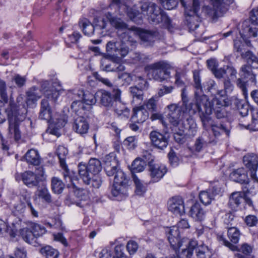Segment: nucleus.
<instances>
[{
    "label": "nucleus",
    "instance_id": "nucleus-1",
    "mask_svg": "<svg viewBox=\"0 0 258 258\" xmlns=\"http://www.w3.org/2000/svg\"><path fill=\"white\" fill-rule=\"evenodd\" d=\"M105 16L111 25L117 30V34L120 41L115 39L109 41L106 44L107 54L111 56L120 55L125 56L129 52L128 45L134 42L133 36L135 32L128 28V25L121 19L113 17L110 12H107Z\"/></svg>",
    "mask_w": 258,
    "mask_h": 258
},
{
    "label": "nucleus",
    "instance_id": "nucleus-2",
    "mask_svg": "<svg viewBox=\"0 0 258 258\" xmlns=\"http://www.w3.org/2000/svg\"><path fill=\"white\" fill-rule=\"evenodd\" d=\"M194 101L188 104V111L192 114L198 111L203 127L207 128L211 121L212 103L203 91L195 92Z\"/></svg>",
    "mask_w": 258,
    "mask_h": 258
},
{
    "label": "nucleus",
    "instance_id": "nucleus-3",
    "mask_svg": "<svg viewBox=\"0 0 258 258\" xmlns=\"http://www.w3.org/2000/svg\"><path fill=\"white\" fill-rule=\"evenodd\" d=\"M5 112L9 124V133L13 134L15 140L18 141L21 138L19 124L26 118L27 109L24 105L17 106L14 103H10L5 109Z\"/></svg>",
    "mask_w": 258,
    "mask_h": 258
},
{
    "label": "nucleus",
    "instance_id": "nucleus-4",
    "mask_svg": "<svg viewBox=\"0 0 258 258\" xmlns=\"http://www.w3.org/2000/svg\"><path fill=\"white\" fill-rule=\"evenodd\" d=\"M56 84L53 83L51 86L49 87V83L45 81L41 85V90L47 99L44 98L41 101L39 117L47 121L51 119L52 116L51 108L47 99L55 102L60 94V89L55 88Z\"/></svg>",
    "mask_w": 258,
    "mask_h": 258
},
{
    "label": "nucleus",
    "instance_id": "nucleus-5",
    "mask_svg": "<svg viewBox=\"0 0 258 258\" xmlns=\"http://www.w3.org/2000/svg\"><path fill=\"white\" fill-rule=\"evenodd\" d=\"M140 8L142 13L149 17V20L153 24H161L162 26L169 28L171 21L166 13L155 3L141 1Z\"/></svg>",
    "mask_w": 258,
    "mask_h": 258
},
{
    "label": "nucleus",
    "instance_id": "nucleus-6",
    "mask_svg": "<svg viewBox=\"0 0 258 258\" xmlns=\"http://www.w3.org/2000/svg\"><path fill=\"white\" fill-rule=\"evenodd\" d=\"M150 79L162 82L170 78V65L166 61L160 60L148 64L145 67Z\"/></svg>",
    "mask_w": 258,
    "mask_h": 258
},
{
    "label": "nucleus",
    "instance_id": "nucleus-7",
    "mask_svg": "<svg viewBox=\"0 0 258 258\" xmlns=\"http://www.w3.org/2000/svg\"><path fill=\"white\" fill-rule=\"evenodd\" d=\"M181 3L185 8V24L189 31H196L200 23V17L197 14L200 8L199 0H192V6H185L182 1Z\"/></svg>",
    "mask_w": 258,
    "mask_h": 258
},
{
    "label": "nucleus",
    "instance_id": "nucleus-8",
    "mask_svg": "<svg viewBox=\"0 0 258 258\" xmlns=\"http://www.w3.org/2000/svg\"><path fill=\"white\" fill-rule=\"evenodd\" d=\"M257 67L256 64L251 63H246L241 67V77L249 79L245 81H243L242 78H239L237 81V85L238 87L241 89L245 98L247 96L246 86L248 85V82H250L253 85H255L256 84L255 76L252 72V69Z\"/></svg>",
    "mask_w": 258,
    "mask_h": 258
},
{
    "label": "nucleus",
    "instance_id": "nucleus-9",
    "mask_svg": "<svg viewBox=\"0 0 258 258\" xmlns=\"http://www.w3.org/2000/svg\"><path fill=\"white\" fill-rule=\"evenodd\" d=\"M128 179L124 173L119 169L114 175V183L111 189L112 196L121 199L127 195Z\"/></svg>",
    "mask_w": 258,
    "mask_h": 258
},
{
    "label": "nucleus",
    "instance_id": "nucleus-10",
    "mask_svg": "<svg viewBox=\"0 0 258 258\" xmlns=\"http://www.w3.org/2000/svg\"><path fill=\"white\" fill-rule=\"evenodd\" d=\"M182 106L178 104L171 103L166 107L167 118L170 124L176 127L183 121L184 116L187 110H184Z\"/></svg>",
    "mask_w": 258,
    "mask_h": 258
},
{
    "label": "nucleus",
    "instance_id": "nucleus-11",
    "mask_svg": "<svg viewBox=\"0 0 258 258\" xmlns=\"http://www.w3.org/2000/svg\"><path fill=\"white\" fill-rule=\"evenodd\" d=\"M144 158L147 161L151 160L149 161L150 175L153 182H158L166 173V167L163 164L155 163L153 157L148 152L146 151V155H145Z\"/></svg>",
    "mask_w": 258,
    "mask_h": 258
},
{
    "label": "nucleus",
    "instance_id": "nucleus-12",
    "mask_svg": "<svg viewBox=\"0 0 258 258\" xmlns=\"http://www.w3.org/2000/svg\"><path fill=\"white\" fill-rule=\"evenodd\" d=\"M149 138L153 147L164 150L169 144L170 134L167 132L161 133L155 130L150 132Z\"/></svg>",
    "mask_w": 258,
    "mask_h": 258
},
{
    "label": "nucleus",
    "instance_id": "nucleus-13",
    "mask_svg": "<svg viewBox=\"0 0 258 258\" xmlns=\"http://www.w3.org/2000/svg\"><path fill=\"white\" fill-rule=\"evenodd\" d=\"M230 101L228 98L214 100L212 105V113L213 112L217 119L224 118L228 116L227 107L229 105Z\"/></svg>",
    "mask_w": 258,
    "mask_h": 258
},
{
    "label": "nucleus",
    "instance_id": "nucleus-14",
    "mask_svg": "<svg viewBox=\"0 0 258 258\" xmlns=\"http://www.w3.org/2000/svg\"><path fill=\"white\" fill-rule=\"evenodd\" d=\"M89 172L94 176V188H98L101 186L102 180L99 175V172L102 169V166L100 161L95 158L91 159L88 164L86 165Z\"/></svg>",
    "mask_w": 258,
    "mask_h": 258
},
{
    "label": "nucleus",
    "instance_id": "nucleus-15",
    "mask_svg": "<svg viewBox=\"0 0 258 258\" xmlns=\"http://www.w3.org/2000/svg\"><path fill=\"white\" fill-rule=\"evenodd\" d=\"M216 143L215 138L208 132H205L196 140L192 149L194 151L200 152L209 144H215Z\"/></svg>",
    "mask_w": 258,
    "mask_h": 258
},
{
    "label": "nucleus",
    "instance_id": "nucleus-16",
    "mask_svg": "<svg viewBox=\"0 0 258 258\" xmlns=\"http://www.w3.org/2000/svg\"><path fill=\"white\" fill-rule=\"evenodd\" d=\"M96 97L101 106L104 107L108 109L114 106L115 102L111 92L101 89L96 92Z\"/></svg>",
    "mask_w": 258,
    "mask_h": 258
},
{
    "label": "nucleus",
    "instance_id": "nucleus-17",
    "mask_svg": "<svg viewBox=\"0 0 258 258\" xmlns=\"http://www.w3.org/2000/svg\"><path fill=\"white\" fill-rule=\"evenodd\" d=\"M68 153L67 149L63 146H59L56 150V154L59 160L60 165L64 170L63 173L64 179L66 182H73L74 178L70 175V171L65 163L66 157Z\"/></svg>",
    "mask_w": 258,
    "mask_h": 258
},
{
    "label": "nucleus",
    "instance_id": "nucleus-18",
    "mask_svg": "<svg viewBox=\"0 0 258 258\" xmlns=\"http://www.w3.org/2000/svg\"><path fill=\"white\" fill-rule=\"evenodd\" d=\"M210 126L213 133V137L215 138V141L216 137H219L224 134L227 137L229 136L231 130V125L229 122L227 121H222L212 124L211 120L210 123V125L207 128H205L207 129Z\"/></svg>",
    "mask_w": 258,
    "mask_h": 258
},
{
    "label": "nucleus",
    "instance_id": "nucleus-19",
    "mask_svg": "<svg viewBox=\"0 0 258 258\" xmlns=\"http://www.w3.org/2000/svg\"><path fill=\"white\" fill-rule=\"evenodd\" d=\"M242 29L240 31L241 37L245 40V43L247 46H249L250 42L249 41L246 40L247 38L255 37L257 36V32L258 31V23L255 25L248 24V22L245 21L242 25Z\"/></svg>",
    "mask_w": 258,
    "mask_h": 258
},
{
    "label": "nucleus",
    "instance_id": "nucleus-20",
    "mask_svg": "<svg viewBox=\"0 0 258 258\" xmlns=\"http://www.w3.org/2000/svg\"><path fill=\"white\" fill-rule=\"evenodd\" d=\"M138 32L142 44L145 46H152L159 36L158 32L156 30L140 29Z\"/></svg>",
    "mask_w": 258,
    "mask_h": 258
},
{
    "label": "nucleus",
    "instance_id": "nucleus-21",
    "mask_svg": "<svg viewBox=\"0 0 258 258\" xmlns=\"http://www.w3.org/2000/svg\"><path fill=\"white\" fill-rule=\"evenodd\" d=\"M243 163L247 168L251 172V177L257 180L256 171L258 167V157L254 154H248L243 157Z\"/></svg>",
    "mask_w": 258,
    "mask_h": 258
},
{
    "label": "nucleus",
    "instance_id": "nucleus-22",
    "mask_svg": "<svg viewBox=\"0 0 258 258\" xmlns=\"http://www.w3.org/2000/svg\"><path fill=\"white\" fill-rule=\"evenodd\" d=\"M167 234L168 241L174 250H176L184 244L182 242L183 238L181 240L180 239L179 231L176 226L170 228Z\"/></svg>",
    "mask_w": 258,
    "mask_h": 258
},
{
    "label": "nucleus",
    "instance_id": "nucleus-23",
    "mask_svg": "<svg viewBox=\"0 0 258 258\" xmlns=\"http://www.w3.org/2000/svg\"><path fill=\"white\" fill-rule=\"evenodd\" d=\"M168 209L174 214L181 216L184 213V206L182 199L179 197H173L168 202Z\"/></svg>",
    "mask_w": 258,
    "mask_h": 258
},
{
    "label": "nucleus",
    "instance_id": "nucleus-24",
    "mask_svg": "<svg viewBox=\"0 0 258 258\" xmlns=\"http://www.w3.org/2000/svg\"><path fill=\"white\" fill-rule=\"evenodd\" d=\"M182 242L185 248L182 249L178 253V258H191L193 255L194 250L198 245V241L193 239H189L186 238H183Z\"/></svg>",
    "mask_w": 258,
    "mask_h": 258
},
{
    "label": "nucleus",
    "instance_id": "nucleus-25",
    "mask_svg": "<svg viewBox=\"0 0 258 258\" xmlns=\"http://www.w3.org/2000/svg\"><path fill=\"white\" fill-rule=\"evenodd\" d=\"M229 178L231 180L241 184H248L249 181L247 171L243 167L234 169L230 173Z\"/></svg>",
    "mask_w": 258,
    "mask_h": 258
},
{
    "label": "nucleus",
    "instance_id": "nucleus-26",
    "mask_svg": "<svg viewBox=\"0 0 258 258\" xmlns=\"http://www.w3.org/2000/svg\"><path fill=\"white\" fill-rule=\"evenodd\" d=\"M78 168L79 177L83 182L87 185L91 184L92 187H94V176L89 172L88 168L86 167V165L80 163L78 165Z\"/></svg>",
    "mask_w": 258,
    "mask_h": 258
},
{
    "label": "nucleus",
    "instance_id": "nucleus-27",
    "mask_svg": "<svg viewBox=\"0 0 258 258\" xmlns=\"http://www.w3.org/2000/svg\"><path fill=\"white\" fill-rule=\"evenodd\" d=\"M21 178L23 183L29 187L37 186L39 182L42 180L37 175L30 171L22 173Z\"/></svg>",
    "mask_w": 258,
    "mask_h": 258
},
{
    "label": "nucleus",
    "instance_id": "nucleus-28",
    "mask_svg": "<svg viewBox=\"0 0 258 258\" xmlns=\"http://www.w3.org/2000/svg\"><path fill=\"white\" fill-rule=\"evenodd\" d=\"M112 2L116 5L119 11H121L120 13H126L131 20L133 21L136 22L137 18L140 15L139 11L135 9H130L127 5L122 4L120 0H112Z\"/></svg>",
    "mask_w": 258,
    "mask_h": 258
},
{
    "label": "nucleus",
    "instance_id": "nucleus-29",
    "mask_svg": "<svg viewBox=\"0 0 258 258\" xmlns=\"http://www.w3.org/2000/svg\"><path fill=\"white\" fill-rule=\"evenodd\" d=\"M149 116V113L144 106H141L133 109V114L132 119L133 121L138 123L144 122Z\"/></svg>",
    "mask_w": 258,
    "mask_h": 258
},
{
    "label": "nucleus",
    "instance_id": "nucleus-30",
    "mask_svg": "<svg viewBox=\"0 0 258 258\" xmlns=\"http://www.w3.org/2000/svg\"><path fill=\"white\" fill-rule=\"evenodd\" d=\"M89 126L87 120L83 116H79L75 120L73 128L77 133L83 135L88 132Z\"/></svg>",
    "mask_w": 258,
    "mask_h": 258
},
{
    "label": "nucleus",
    "instance_id": "nucleus-31",
    "mask_svg": "<svg viewBox=\"0 0 258 258\" xmlns=\"http://www.w3.org/2000/svg\"><path fill=\"white\" fill-rule=\"evenodd\" d=\"M40 90L36 86L30 88L26 92V102L28 106H31L36 103L37 101L41 97Z\"/></svg>",
    "mask_w": 258,
    "mask_h": 258
},
{
    "label": "nucleus",
    "instance_id": "nucleus-32",
    "mask_svg": "<svg viewBox=\"0 0 258 258\" xmlns=\"http://www.w3.org/2000/svg\"><path fill=\"white\" fill-rule=\"evenodd\" d=\"M244 196V192H233L230 197L228 202V206L232 210L237 211Z\"/></svg>",
    "mask_w": 258,
    "mask_h": 258
},
{
    "label": "nucleus",
    "instance_id": "nucleus-33",
    "mask_svg": "<svg viewBox=\"0 0 258 258\" xmlns=\"http://www.w3.org/2000/svg\"><path fill=\"white\" fill-rule=\"evenodd\" d=\"M189 214L196 221H202L205 217V212L201 205L196 203L191 207Z\"/></svg>",
    "mask_w": 258,
    "mask_h": 258
},
{
    "label": "nucleus",
    "instance_id": "nucleus-34",
    "mask_svg": "<svg viewBox=\"0 0 258 258\" xmlns=\"http://www.w3.org/2000/svg\"><path fill=\"white\" fill-rule=\"evenodd\" d=\"M185 128L189 131V134L194 136L197 132V124L193 118L186 112L183 121L181 122Z\"/></svg>",
    "mask_w": 258,
    "mask_h": 258
},
{
    "label": "nucleus",
    "instance_id": "nucleus-35",
    "mask_svg": "<svg viewBox=\"0 0 258 258\" xmlns=\"http://www.w3.org/2000/svg\"><path fill=\"white\" fill-rule=\"evenodd\" d=\"M129 92L133 99V103L137 104H141L144 99V90L135 86L130 87Z\"/></svg>",
    "mask_w": 258,
    "mask_h": 258
},
{
    "label": "nucleus",
    "instance_id": "nucleus-36",
    "mask_svg": "<svg viewBox=\"0 0 258 258\" xmlns=\"http://www.w3.org/2000/svg\"><path fill=\"white\" fill-rule=\"evenodd\" d=\"M195 249L196 258H211L212 256L211 249L204 243H198Z\"/></svg>",
    "mask_w": 258,
    "mask_h": 258
},
{
    "label": "nucleus",
    "instance_id": "nucleus-37",
    "mask_svg": "<svg viewBox=\"0 0 258 258\" xmlns=\"http://www.w3.org/2000/svg\"><path fill=\"white\" fill-rule=\"evenodd\" d=\"M27 162L33 165H38L40 163L41 158L38 152L34 149L28 150L25 155Z\"/></svg>",
    "mask_w": 258,
    "mask_h": 258
},
{
    "label": "nucleus",
    "instance_id": "nucleus-38",
    "mask_svg": "<svg viewBox=\"0 0 258 258\" xmlns=\"http://www.w3.org/2000/svg\"><path fill=\"white\" fill-rule=\"evenodd\" d=\"M146 155V152L144 153V155L143 156V159H141L140 158L136 159L131 165V171L133 173V175H135L134 173L135 172H139L143 171L145 169V167L146 165V162H148L149 164V160L147 161L145 158L144 156ZM151 160H150V161Z\"/></svg>",
    "mask_w": 258,
    "mask_h": 258
},
{
    "label": "nucleus",
    "instance_id": "nucleus-39",
    "mask_svg": "<svg viewBox=\"0 0 258 258\" xmlns=\"http://www.w3.org/2000/svg\"><path fill=\"white\" fill-rule=\"evenodd\" d=\"M36 195L39 199H41L43 201L47 203H50L52 202L51 196L48 190V189L45 185H42L41 186H38L37 190L36 191Z\"/></svg>",
    "mask_w": 258,
    "mask_h": 258
},
{
    "label": "nucleus",
    "instance_id": "nucleus-40",
    "mask_svg": "<svg viewBox=\"0 0 258 258\" xmlns=\"http://www.w3.org/2000/svg\"><path fill=\"white\" fill-rule=\"evenodd\" d=\"M212 7L208 6L209 9L208 13L213 16H217L220 13L223 12V3L220 0H210Z\"/></svg>",
    "mask_w": 258,
    "mask_h": 258
},
{
    "label": "nucleus",
    "instance_id": "nucleus-41",
    "mask_svg": "<svg viewBox=\"0 0 258 258\" xmlns=\"http://www.w3.org/2000/svg\"><path fill=\"white\" fill-rule=\"evenodd\" d=\"M114 111L118 116L128 117L130 115V109L127 108L125 104L122 102L121 100L115 102L114 105Z\"/></svg>",
    "mask_w": 258,
    "mask_h": 258
},
{
    "label": "nucleus",
    "instance_id": "nucleus-42",
    "mask_svg": "<svg viewBox=\"0 0 258 258\" xmlns=\"http://www.w3.org/2000/svg\"><path fill=\"white\" fill-rule=\"evenodd\" d=\"M104 170L109 176L115 175L116 172H118V166L115 160L113 158L110 161H105Z\"/></svg>",
    "mask_w": 258,
    "mask_h": 258
},
{
    "label": "nucleus",
    "instance_id": "nucleus-43",
    "mask_svg": "<svg viewBox=\"0 0 258 258\" xmlns=\"http://www.w3.org/2000/svg\"><path fill=\"white\" fill-rule=\"evenodd\" d=\"M79 25L82 29L84 34L86 35H91L96 30L94 25L92 24L87 19L80 21Z\"/></svg>",
    "mask_w": 258,
    "mask_h": 258
},
{
    "label": "nucleus",
    "instance_id": "nucleus-44",
    "mask_svg": "<svg viewBox=\"0 0 258 258\" xmlns=\"http://www.w3.org/2000/svg\"><path fill=\"white\" fill-rule=\"evenodd\" d=\"M51 186L52 190L57 194H61L64 188L63 182L60 179L56 177H53L51 178Z\"/></svg>",
    "mask_w": 258,
    "mask_h": 258
},
{
    "label": "nucleus",
    "instance_id": "nucleus-45",
    "mask_svg": "<svg viewBox=\"0 0 258 258\" xmlns=\"http://www.w3.org/2000/svg\"><path fill=\"white\" fill-rule=\"evenodd\" d=\"M40 252L46 258H58V251L50 246H46L40 249Z\"/></svg>",
    "mask_w": 258,
    "mask_h": 258
},
{
    "label": "nucleus",
    "instance_id": "nucleus-46",
    "mask_svg": "<svg viewBox=\"0 0 258 258\" xmlns=\"http://www.w3.org/2000/svg\"><path fill=\"white\" fill-rule=\"evenodd\" d=\"M227 229V235L230 241L234 244L238 243L240 237L239 230L235 227H230Z\"/></svg>",
    "mask_w": 258,
    "mask_h": 258
},
{
    "label": "nucleus",
    "instance_id": "nucleus-47",
    "mask_svg": "<svg viewBox=\"0 0 258 258\" xmlns=\"http://www.w3.org/2000/svg\"><path fill=\"white\" fill-rule=\"evenodd\" d=\"M20 234L26 242L33 243L35 238L32 230H30L28 228H24L20 230Z\"/></svg>",
    "mask_w": 258,
    "mask_h": 258
},
{
    "label": "nucleus",
    "instance_id": "nucleus-48",
    "mask_svg": "<svg viewBox=\"0 0 258 258\" xmlns=\"http://www.w3.org/2000/svg\"><path fill=\"white\" fill-rule=\"evenodd\" d=\"M199 198L201 202L205 205L210 204L211 201L214 199L208 189L201 191L199 194Z\"/></svg>",
    "mask_w": 258,
    "mask_h": 258
},
{
    "label": "nucleus",
    "instance_id": "nucleus-49",
    "mask_svg": "<svg viewBox=\"0 0 258 258\" xmlns=\"http://www.w3.org/2000/svg\"><path fill=\"white\" fill-rule=\"evenodd\" d=\"M194 87L195 89V92H201L203 91V87L201 84V77L199 72L195 71L193 72Z\"/></svg>",
    "mask_w": 258,
    "mask_h": 258
},
{
    "label": "nucleus",
    "instance_id": "nucleus-50",
    "mask_svg": "<svg viewBox=\"0 0 258 258\" xmlns=\"http://www.w3.org/2000/svg\"><path fill=\"white\" fill-rule=\"evenodd\" d=\"M0 98L2 101L0 102H3L6 103L8 101V95L7 91V86L5 81L0 79Z\"/></svg>",
    "mask_w": 258,
    "mask_h": 258
},
{
    "label": "nucleus",
    "instance_id": "nucleus-51",
    "mask_svg": "<svg viewBox=\"0 0 258 258\" xmlns=\"http://www.w3.org/2000/svg\"><path fill=\"white\" fill-rule=\"evenodd\" d=\"M158 99L157 97H152L144 103V105L151 112H156L157 110Z\"/></svg>",
    "mask_w": 258,
    "mask_h": 258
},
{
    "label": "nucleus",
    "instance_id": "nucleus-52",
    "mask_svg": "<svg viewBox=\"0 0 258 258\" xmlns=\"http://www.w3.org/2000/svg\"><path fill=\"white\" fill-rule=\"evenodd\" d=\"M133 178L136 186V194L139 196L143 195L146 191L145 186L143 185L140 180L135 175H133Z\"/></svg>",
    "mask_w": 258,
    "mask_h": 258
},
{
    "label": "nucleus",
    "instance_id": "nucleus-53",
    "mask_svg": "<svg viewBox=\"0 0 258 258\" xmlns=\"http://www.w3.org/2000/svg\"><path fill=\"white\" fill-rule=\"evenodd\" d=\"M82 100L84 104H85L86 105H91L94 104L97 102V99L96 97V93L93 95L89 92L86 93H84V95H83Z\"/></svg>",
    "mask_w": 258,
    "mask_h": 258
},
{
    "label": "nucleus",
    "instance_id": "nucleus-54",
    "mask_svg": "<svg viewBox=\"0 0 258 258\" xmlns=\"http://www.w3.org/2000/svg\"><path fill=\"white\" fill-rule=\"evenodd\" d=\"M94 26L96 31L106 29L107 22L105 19L101 17L95 18L94 20Z\"/></svg>",
    "mask_w": 258,
    "mask_h": 258
},
{
    "label": "nucleus",
    "instance_id": "nucleus-55",
    "mask_svg": "<svg viewBox=\"0 0 258 258\" xmlns=\"http://www.w3.org/2000/svg\"><path fill=\"white\" fill-rule=\"evenodd\" d=\"M11 82L15 83L16 85L15 87L21 88L25 85L26 78L25 77L21 76L19 74H16L12 78Z\"/></svg>",
    "mask_w": 258,
    "mask_h": 258
},
{
    "label": "nucleus",
    "instance_id": "nucleus-56",
    "mask_svg": "<svg viewBox=\"0 0 258 258\" xmlns=\"http://www.w3.org/2000/svg\"><path fill=\"white\" fill-rule=\"evenodd\" d=\"M213 197L215 198L216 195H219L222 193L221 185L218 182H213L210 187L208 189Z\"/></svg>",
    "mask_w": 258,
    "mask_h": 258
},
{
    "label": "nucleus",
    "instance_id": "nucleus-57",
    "mask_svg": "<svg viewBox=\"0 0 258 258\" xmlns=\"http://www.w3.org/2000/svg\"><path fill=\"white\" fill-rule=\"evenodd\" d=\"M86 105L80 99L74 101L71 104L72 109L76 113L79 112L81 109L85 110L86 108Z\"/></svg>",
    "mask_w": 258,
    "mask_h": 258
},
{
    "label": "nucleus",
    "instance_id": "nucleus-58",
    "mask_svg": "<svg viewBox=\"0 0 258 258\" xmlns=\"http://www.w3.org/2000/svg\"><path fill=\"white\" fill-rule=\"evenodd\" d=\"M241 57L245 59L246 63L255 64L256 57L250 51H244L241 53Z\"/></svg>",
    "mask_w": 258,
    "mask_h": 258
},
{
    "label": "nucleus",
    "instance_id": "nucleus-59",
    "mask_svg": "<svg viewBox=\"0 0 258 258\" xmlns=\"http://www.w3.org/2000/svg\"><path fill=\"white\" fill-rule=\"evenodd\" d=\"M126 249L130 255L134 254L139 248L138 243L134 240H129L126 245Z\"/></svg>",
    "mask_w": 258,
    "mask_h": 258
},
{
    "label": "nucleus",
    "instance_id": "nucleus-60",
    "mask_svg": "<svg viewBox=\"0 0 258 258\" xmlns=\"http://www.w3.org/2000/svg\"><path fill=\"white\" fill-rule=\"evenodd\" d=\"M123 144L129 149H134L137 147V139L135 136L128 137L124 140Z\"/></svg>",
    "mask_w": 258,
    "mask_h": 258
},
{
    "label": "nucleus",
    "instance_id": "nucleus-61",
    "mask_svg": "<svg viewBox=\"0 0 258 258\" xmlns=\"http://www.w3.org/2000/svg\"><path fill=\"white\" fill-rule=\"evenodd\" d=\"M32 230L33 231L34 238H37L42 236L46 232L45 229L43 226H41L37 224H35L32 226Z\"/></svg>",
    "mask_w": 258,
    "mask_h": 258
},
{
    "label": "nucleus",
    "instance_id": "nucleus-62",
    "mask_svg": "<svg viewBox=\"0 0 258 258\" xmlns=\"http://www.w3.org/2000/svg\"><path fill=\"white\" fill-rule=\"evenodd\" d=\"M237 72L236 70L232 67L226 66L225 68V78L234 80L236 78Z\"/></svg>",
    "mask_w": 258,
    "mask_h": 258
},
{
    "label": "nucleus",
    "instance_id": "nucleus-63",
    "mask_svg": "<svg viewBox=\"0 0 258 258\" xmlns=\"http://www.w3.org/2000/svg\"><path fill=\"white\" fill-rule=\"evenodd\" d=\"M123 249L122 245H116L114 248L115 255L113 256V258H130L123 252Z\"/></svg>",
    "mask_w": 258,
    "mask_h": 258
},
{
    "label": "nucleus",
    "instance_id": "nucleus-64",
    "mask_svg": "<svg viewBox=\"0 0 258 258\" xmlns=\"http://www.w3.org/2000/svg\"><path fill=\"white\" fill-rule=\"evenodd\" d=\"M250 129L258 131V111L253 112L252 114Z\"/></svg>",
    "mask_w": 258,
    "mask_h": 258
}]
</instances>
